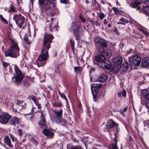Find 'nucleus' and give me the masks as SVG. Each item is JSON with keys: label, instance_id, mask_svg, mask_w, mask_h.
Masks as SVG:
<instances>
[{"label": "nucleus", "instance_id": "f257e3e1", "mask_svg": "<svg viewBox=\"0 0 149 149\" xmlns=\"http://www.w3.org/2000/svg\"><path fill=\"white\" fill-rule=\"evenodd\" d=\"M55 0H38L39 6L42 8L45 9L47 12L46 24L49 26L50 31H52L53 29L56 30V25L54 24L53 19L52 17L54 14L49 12V9L52 10L56 8V4L54 3Z\"/></svg>", "mask_w": 149, "mask_h": 149}, {"label": "nucleus", "instance_id": "f03ea898", "mask_svg": "<svg viewBox=\"0 0 149 149\" xmlns=\"http://www.w3.org/2000/svg\"><path fill=\"white\" fill-rule=\"evenodd\" d=\"M19 48L17 43L14 42L10 47V49L5 53L6 56L15 58L19 56Z\"/></svg>", "mask_w": 149, "mask_h": 149}, {"label": "nucleus", "instance_id": "7ed1b4c3", "mask_svg": "<svg viewBox=\"0 0 149 149\" xmlns=\"http://www.w3.org/2000/svg\"><path fill=\"white\" fill-rule=\"evenodd\" d=\"M70 30V31H73L77 40L79 39L80 37L83 34V30L77 24L75 21H73L72 22Z\"/></svg>", "mask_w": 149, "mask_h": 149}, {"label": "nucleus", "instance_id": "20e7f679", "mask_svg": "<svg viewBox=\"0 0 149 149\" xmlns=\"http://www.w3.org/2000/svg\"><path fill=\"white\" fill-rule=\"evenodd\" d=\"M15 73L14 76L12 77V81L17 84H19L22 81L23 79V74L16 65L15 68Z\"/></svg>", "mask_w": 149, "mask_h": 149}, {"label": "nucleus", "instance_id": "39448f33", "mask_svg": "<svg viewBox=\"0 0 149 149\" xmlns=\"http://www.w3.org/2000/svg\"><path fill=\"white\" fill-rule=\"evenodd\" d=\"M53 36L51 34L45 33L42 50L47 51L50 47V45L52 42Z\"/></svg>", "mask_w": 149, "mask_h": 149}, {"label": "nucleus", "instance_id": "423d86ee", "mask_svg": "<svg viewBox=\"0 0 149 149\" xmlns=\"http://www.w3.org/2000/svg\"><path fill=\"white\" fill-rule=\"evenodd\" d=\"M48 56L47 51L42 50L41 54L39 56L38 60L36 61V64L38 67L45 64V61L47 59Z\"/></svg>", "mask_w": 149, "mask_h": 149}, {"label": "nucleus", "instance_id": "0eeeda50", "mask_svg": "<svg viewBox=\"0 0 149 149\" xmlns=\"http://www.w3.org/2000/svg\"><path fill=\"white\" fill-rule=\"evenodd\" d=\"M13 18L20 28H24V25H25V19L24 17L21 14L15 15Z\"/></svg>", "mask_w": 149, "mask_h": 149}, {"label": "nucleus", "instance_id": "6e6552de", "mask_svg": "<svg viewBox=\"0 0 149 149\" xmlns=\"http://www.w3.org/2000/svg\"><path fill=\"white\" fill-rule=\"evenodd\" d=\"M132 61H133V64L137 66L140 64L141 61V58L137 54L134 55L132 56V58L131 57H129L128 58L129 63L131 68H132V66L133 65Z\"/></svg>", "mask_w": 149, "mask_h": 149}, {"label": "nucleus", "instance_id": "1a4fd4ad", "mask_svg": "<svg viewBox=\"0 0 149 149\" xmlns=\"http://www.w3.org/2000/svg\"><path fill=\"white\" fill-rule=\"evenodd\" d=\"M11 116L7 112H4L0 118V122L3 124L7 123L11 118Z\"/></svg>", "mask_w": 149, "mask_h": 149}, {"label": "nucleus", "instance_id": "9d476101", "mask_svg": "<svg viewBox=\"0 0 149 149\" xmlns=\"http://www.w3.org/2000/svg\"><path fill=\"white\" fill-rule=\"evenodd\" d=\"M102 85L101 84H91V88L92 93L93 97L94 100L95 102L96 100L95 97L97 94L98 91V89L97 87H101Z\"/></svg>", "mask_w": 149, "mask_h": 149}, {"label": "nucleus", "instance_id": "9b49d317", "mask_svg": "<svg viewBox=\"0 0 149 149\" xmlns=\"http://www.w3.org/2000/svg\"><path fill=\"white\" fill-rule=\"evenodd\" d=\"M95 44L102 45L104 47L107 46V41L103 38L99 36H96L94 38Z\"/></svg>", "mask_w": 149, "mask_h": 149}, {"label": "nucleus", "instance_id": "f8f14e48", "mask_svg": "<svg viewBox=\"0 0 149 149\" xmlns=\"http://www.w3.org/2000/svg\"><path fill=\"white\" fill-rule=\"evenodd\" d=\"M44 112V111H43L41 112V120L38 123L39 126L42 128L46 127L47 126L45 122V120L44 117L45 115L43 113Z\"/></svg>", "mask_w": 149, "mask_h": 149}, {"label": "nucleus", "instance_id": "ddd939ff", "mask_svg": "<svg viewBox=\"0 0 149 149\" xmlns=\"http://www.w3.org/2000/svg\"><path fill=\"white\" fill-rule=\"evenodd\" d=\"M42 133L49 139H52L53 138L54 133L51 130L45 128L42 131Z\"/></svg>", "mask_w": 149, "mask_h": 149}, {"label": "nucleus", "instance_id": "4468645a", "mask_svg": "<svg viewBox=\"0 0 149 149\" xmlns=\"http://www.w3.org/2000/svg\"><path fill=\"white\" fill-rule=\"evenodd\" d=\"M111 65V63L109 61H104L101 63H98V65L100 67L108 70Z\"/></svg>", "mask_w": 149, "mask_h": 149}, {"label": "nucleus", "instance_id": "2eb2a0df", "mask_svg": "<svg viewBox=\"0 0 149 149\" xmlns=\"http://www.w3.org/2000/svg\"><path fill=\"white\" fill-rule=\"evenodd\" d=\"M114 135L115 137L114 139L111 141V143L109 145V149H118V146L117 145V140L116 139V137L117 134H114Z\"/></svg>", "mask_w": 149, "mask_h": 149}, {"label": "nucleus", "instance_id": "dca6fc26", "mask_svg": "<svg viewBox=\"0 0 149 149\" xmlns=\"http://www.w3.org/2000/svg\"><path fill=\"white\" fill-rule=\"evenodd\" d=\"M128 63L125 61L120 67V71L122 74L125 73L127 70L128 68Z\"/></svg>", "mask_w": 149, "mask_h": 149}, {"label": "nucleus", "instance_id": "f3484780", "mask_svg": "<svg viewBox=\"0 0 149 149\" xmlns=\"http://www.w3.org/2000/svg\"><path fill=\"white\" fill-rule=\"evenodd\" d=\"M95 60L98 63H102L104 60L105 57L102 54L98 55L95 56Z\"/></svg>", "mask_w": 149, "mask_h": 149}, {"label": "nucleus", "instance_id": "a211bd4d", "mask_svg": "<svg viewBox=\"0 0 149 149\" xmlns=\"http://www.w3.org/2000/svg\"><path fill=\"white\" fill-rule=\"evenodd\" d=\"M19 119L16 117L14 116L11 119L9 123L10 124L15 126L16 124L19 123Z\"/></svg>", "mask_w": 149, "mask_h": 149}, {"label": "nucleus", "instance_id": "6ab92c4d", "mask_svg": "<svg viewBox=\"0 0 149 149\" xmlns=\"http://www.w3.org/2000/svg\"><path fill=\"white\" fill-rule=\"evenodd\" d=\"M107 127L108 129H110L112 127L117 126V124L112 120H109L106 124Z\"/></svg>", "mask_w": 149, "mask_h": 149}, {"label": "nucleus", "instance_id": "aec40b11", "mask_svg": "<svg viewBox=\"0 0 149 149\" xmlns=\"http://www.w3.org/2000/svg\"><path fill=\"white\" fill-rule=\"evenodd\" d=\"M108 70L114 74L117 73L119 70L117 66L111 64Z\"/></svg>", "mask_w": 149, "mask_h": 149}, {"label": "nucleus", "instance_id": "412c9836", "mask_svg": "<svg viewBox=\"0 0 149 149\" xmlns=\"http://www.w3.org/2000/svg\"><path fill=\"white\" fill-rule=\"evenodd\" d=\"M123 59L120 56H118L113 59V62L115 64L119 65L120 64L123 62Z\"/></svg>", "mask_w": 149, "mask_h": 149}, {"label": "nucleus", "instance_id": "4be33fe9", "mask_svg": "<svg viewBox=\"0 0 149 149\" xmlns=\"http://www.w3.org/2000/svg\"><path fill=\"white\" fill-rule=\"evenodd\" d=\"M108 76L107 75L102 74L97 78V81L101 82H104L107 81Z\"/></svg>", "mask_w": 149, "mask_h": 149}, {"label": "nucleus", "instance_id": "5701e85b", "mask_svg": "<svg viewBox=\"0 0 149 149\" xmlns=\"http://www.w3.org/2000/svg\"><path fill=\"white\" fill-rule=\"evenodd\" d=\"M149 65V58L146 57L143 58L142 60L141 65L143 67L147 66Z\"/></svg>", "mask_w": 149, "mask_h": 149}, {"label": "nucleus", "instance_id": "b1692460", "mask_svg": "<svg viewBox=\"0 0 149 149\" xmlns=\"http://www.w3.org/2000/svg\"><path fill=\"white\" fill-rule=\"evenodd\" d=\"M96 48L98 50L99 52L102 53L104 52V47H104L102 45L99 44H95Z\"/></svg>", "mask_w": 149, "mask_h": 149}, {"label": "nucleus", "instance_id": "393cba45", "mask_svg": "<svg viewBox=\"0 0 149 149\" xmlns=\"http://www.w3.org/2000/svg\"><path fill=\"white\" fill-rule=\"evenodd\" d=\"M63 110L61 109L59 110H54V116L61 117L62 116Z\"/></svg>", "mask_w": 149, "mask_h": 149}, {"label": "nucleus", "instance_id": "a878e982", "mask_svg": "<svg viewBox=\"0 0 149 149\" xmlns=\"http://www.w3.org/2000/svg\"><path fill=\"white\" fill-rule=\"evenodd\" d=\"M4 142L9 147H13V145L11 143L10 140L8 136H6L5 137Z\"/></svg>", "mask_w": 149, "mask_h": 149}, {"label": "nucleus", "instance_id": "bb28decb", "mask_svg": "<svg viewBox=\"0 0 149 149\" xmlns=\"http://www.w3.org/2000/svg\"><path fill=\"white\" fill-rule=\"evenodd\" d=\"M142 94L144 98L149 100V93L147 90H144L142 91Z\"/></svg>", "mask_w": 149, "mask_h": 149}, {"label": "nucleus", "instance_id": "cd10ccee", "mask_svg": "<svg viewBox=\"0 0 149 149\" xmlns=\"http://www.w3.org/2000/svg\"><path fill=\"white\" fill-rule=\"evenodd\" d=\"M60 118L58 117L51 116V118L52 121H55L57 123H60L61 120Z\"/></svg>", "mask_w": 149, "mask_h": 149}, {"label": "nucleus", "instance_id": "c85d7f7f", "mask_svg": "<svg viewBox=\"0 0 149 149\" xmlns=\"http://www.w3.org/2000/svg\"><path fill=\"white\" fill-rule=\"evenodd\" d=\"M140 4V3L139 2L137 1H134L133 2L131 5L130 4V6L132 8H136L138 7L137 9L139 8V6Z\"/></svg>", "mask_w": 149, "mask_h": 149}, {"label": "nucleus", "instance_id": "c756f323", "mask_svg": "<svg viewBox=\"0 0 149 149\" xmlns=\"http://www.w3.org/2000/svg\"><path fill=\"white\" fill-rule=\"evenodd\" d=\"M17 10L15 6L12 4H11L9 6V11L10 12H15Z\"/></svg>", "mask_w": 149, "mask_h": 149}, {"label": "nucleus", "instance_id": "7c9ffc66", "mask_svg": "<svg viewBox=\"0 0 149 149\" xmlns=\"http://www.w3.org/2000/svg\"><path fill=\"white\" fill-rule=\"evenodd\" d=\"M18 104L19 107H21L22 108H24L26 107V103L23 101H20L18 102Z\"/></svg>", "mask_w": 149, "mask_h": 149}, {"label": "nucleus", "instance_id": "2f4dec72", "mask_svg": "<svg viewBox=\"0 0 149 149\" xmlns=\"http://www.w3.org/2000/svg\"><path fill=\"white\" fill-rule=\"evenodd\" d=\"M108 58L110 57L111 56V53L110 50L109 49H106V51H104V53Z\"/></svg>", "mask_w": 149, "mask_h": 149}, {"label": "nucleus", "instance_id": "473e14b6", "mask_svg": "<svg viewBox=\"0 0 149 149\" xmlns=\"http://www.w3.org/2000/svg\"><path fill=\"white\" fill-rule=\"evenodd\" d=\"M81 141L84 143V144L85 145L86 147V144H88L89 143L88 138H86V137L84 138L81 140Z\"/></svg>", "mask_w": 149, "mask_h": 149}, {"label": "nucleus", "instance_id": "72a5a7b5", "mask_svg": "<svg viewBox=\"0 0 149 149\" xmlns=\"http://www.w3.org/2000/svg\"><path fill=\"white\" fill-rule=\"evenodd\" d=\"M71 45V48H72V49L73 52H74V43L73 40H72V39H71L70 40Z\"/></svg>", "mask_w": 149, "mask_h": 149}, {"label": "nucleus", "instance_id": "f704fd0d", "mask_svg": "<svg viewBox=\"0 0 149 149\" xmlns=\"http://www.w3.org/2000/svg\"><path fill=\"white\" fill-rule=\"evenodd\" d=\"M71 149H84L80 146H71Z\"/></svg>", "mask_w": 149, "mask_h": 149}, {"label": "nucleus", "instance_id": "c9c22d12", "mask_svg": "<svg viewBox=\"0 0 149 149\" xmlns=\"http://www.w3.org/2000/svg\"><path fill=\"white\" fill-rule=\"evenodd\" d=\"M28 80H29V78L28 79H24L23 81V83L26 86H28L30 85V83L28 81Z\"/></svg>", "mask_w": 149, "mask_h": 149}, {"label": "nucleus", "instance_id": "e433bc0d", "mask_svg": "<svg viewBox=\"0 0 149 149\" xmlns=\"http://www.w3.org/2000/svg\"><path fill=\"white\" fill-rule=\"evenodd\" d=\"M24 39L25 41H26V42L28 44H29L31 43V42L29 40L28 35L27 34H26L24 36Z\"/></svg>", "mask_w": 149, "mask_h": 149}, {"label": "nucleus", "instance_id": "4c0bfd02", "mask_svg": "<svg viewBox=\"0 0 149 149\" xmlns=\"http://www.w3.org/2000/svg\"><path fill=\"white\" fill-rule=\"evenodd\" d=\"M120 21L122 22H124L126 23H129V21L125 18L122 17L120 19Z\"/></svg>", "mask_w": 149, "mask_h": 149}, {"label": "nucleus", "instance_id": "58836bf2", "mask_svg": "<svg viewBox=\"0 0 149 149\" xmlns=\"http://www.w3.org/2000/svg\"><path fill=\"white\" fill-rule=\"evenodd\" d=\"M98 16L99 18L102 20L103 18L105 17L104 14L103 13H99L98 14Z\"/></svg>", "mask_w": 149, "mask_h": 149}, {"label": "nucleus", "instance_id": "ea45409f", "mask_svg": "<svg viewBox=\"0 0 149 149\" xmlns=\"http://www.w3.org/2000/svg\"><path fill=\"white\" fill-rule=\"evenodd\" d=\"M62 104L61 103L55 102L53 104V105L54 106L60 107L61 106Z\"/></svg>", "mask_w": 149, "mask_h": 149}, {"label": "nucleus", "instance_id": "a19ab883", "mask_svg": "<svg viewBox=\"0 0 149 149\" xmlns=\"http://www.w3.org/2000/svg\"><path fill=\"white\" fill-rule=\"evenodd\" d=\"M79 17L81 21L83 22H84L85 21V19L82 17V15L81 14H80L79 15Z\"/></svg>", "mask_w": 149, "mask_h": 149}, {"label": "nucleus", "instance_id": "79ce46f5", "mask_svg": "<svg viewBox=\"0 0 149 149\" xmlns=\"http://www.w3.org/2000/svg\"><path fill=\"white\" fill-rule=\"evenodd\" d=\"M36 107H33L32 109H31V112L32 113H36L37 112H39L40 111V110H36Z\"/></svg>", "mask_w": 149, "mask_h": 149}, {"label": "nucleus", "instance_id": "37998d69", "mask_svg": "<svg viewBox=\"0 0 149 149\" xmlns=\"http://www.w3.org/2000/svg\"><path fill=\"white\" fill-rule=\"evenodd\" d=\"M18 135L19 137L22 136L23 134L22 132V130L21 129H18Z\"/></svg>", "mask_w": 149, "mask_h": 149}, {"label": "nucleus", "instance_id": "c03bdc74", "mask_svg": "<svg viewBox=\"0 0 149 149\" xmlns=\"http://www.w3.org/2000/svg\"><path fill=\"white\" fill-rule=\"evenodd\" d=\"M74 71L78 73L80 70V69L78 67H74Z\"/></svg>", "mask_w": 149, "mask_h": 149}, {"label": "nucleus", "instance_id": "a18cd8bd", "mask_svg": "<svg viewBox=\"0 0 149 149\" xmlns=\"http://www.w3.org/2000/svg\"><path fill=\"white\" fill-rule=\"evenodd\" d=\"M127 107H125L124 108L123 110H122V109L120 110V112L121 114H122L123 113V112H125L126 111H127Z\"/></svg>", "mask_w": 149, "mask_h": 149}, {"label": "nucleus", "instance_id": "49530a36", "mask_svg": "<svg viewBox=\"0 0 149 149\" xmlns=\"http://www.w3.org/2000/svg\"><path fill=\"white\" fill-rule=\"evenodd\" d=\"M3 67H7L9 65V63L6 62H3Z\"/></svg>", "mask_w": 149, "mask_h": 149}, {"label": "nucleus", "instance_id": "de8ad7c7", "mask_svg": "<svg viewBox=\"0 0 149 149\" xmlns=\"http://www.w3.org/2000/svg\"><path fill=\"white\" fill-rule=\"evenodd\" d=\"M0 19L1 20H2L3 22H6V20L5 18L3 17V15H0Z\"/></svg>", "mask_w": 149, "mask_h": 149}, {"label": "nucleus", "instance_id": "09e8293b", "mask_svg": "<svg viewBox=\"0 0 149 149\" xmlns=\"http://www.w3.org/2000/svg\"><path fill=\"white\" fill-rule=\"evenodd\" d=\"M66 123V121L64 119L62 120H61V122H60V124L61 125H65Z\"/></svg>", "mask_w": 149, "mask_h": 149}, {"label": "nucleus", "instance_id": "8fccbe9b", "mask_svg": "<svg viewBox=\"0 0 149 149\" xmlns=\"http://www.w3.org/2000/svg\"><path fill=\"white\" fill-rule=\"evenodd\" d=\"M122 94L123 96L125 97L126 96V92L125 90L123 89V90L122 92Z\"/></svg>", "mask_w": 149, "mask_h": 149}, {"label": "nucleus", "instance_id": "3c124183", "mask_svg": "<svg viewBox=\"0 0 149 149\" xmlns=\"http://www.w3.org/2000/svg\"><path fill=\"white\" fill-rule=\"evenodd\" d=\"M83 42L84 43L86 44V45H88L91 43L92 42L91 40H89L88 41H84Z\"/></svg>", "mask_w": 149, "mask_h": 149}, {"label": "nucleus", "instance_id": "603ef678", "mask_svg": "<svg viewBox=\"0 0 149 149\" xmlns=\"http://www.w3.org/2000/svg\"><path fill=\"white\" fill-rule=\"evenodd\" d=\"M30 98L32 100L33 102L35 101L36 100V99L35 97L33 95H32L30 97Z\"/></svg>", "mask_w": 149, "mask_h": 149}, {"label": "nucleus", "instance_id": "864d4df0", "mask_svg": "<svg viewBox=\"0 0 149 149\" xmlns=\"http://www.w3.org/2000/svg\"><path fill=\"white\" fill-rule=\"evenodd\" d=\"M60 2L61 3L66 4L67 3V0H61Z\"/></svg>", "mask_w": 149, "mask_h": 149}, {"label": "nucleus", "instance_id": "5fc2aeb1", "mask_svg": "<svg viewBox=\"0 0 149 149\" xmlns=\"http://www.w3.org/2000/svg\"><path fill=\"white\" fill-rule=\"evenodd\" d=\"M112 9L115 13H117L118 12L119 10L117 9L116 8L113 7L112 8Z\"/></svg>", "mask_w": 149, "mask_h": 149}, {"label": "nucleus", "instance_id": "6e6d98bb", "mask_svg": "<svg viewBox=\"0 0 149 149\" xmlns=\"http://www.w3.org/2000/svg\"><path fill=\"white\" fill-rule=\"evenodd\" d=\"M61 96L63 99L65 100L66 101L67 100V99L66 96H65V95H64L63 94L61 95Z\"/></svg>", "mask_w": 149, "mask_h": 149}, {"label": "nucleus", "instance_id": "4d7b16f0", "mask_svg": "<svg viewBox=\"0 0 149 149\" xmlns=\"http://www.w3.org/2000/svg\"><path fill=\"white\" fill-rule=\"evenodd\" d=\"M31 140L32 141L33 143L36 145L38 144V143H37V142L34 139H31Z\"/></svg>", "mask_w": 149, "mask_h": 149}, {"label": "nucleus", "instance_id": "13d9d810", "mask_svg": "<svg viewBox=\"0 0 149 149\" xmlns=\"http://www.w3.org/2000/svg\"><path fill=\"white\" fill-rule=\"evenodd\" d=\"M36 105L37 106L38 109H40L42 108V106H41V104L40 103H38Z\"/></svg>", "mask_w": 149, "mask_h": 149}, {"label": "nucleus", "instance_id": "bf43d9fd", "mask_svg": "<svg viewBox=\"0 0 149 149\" xmlns=\"http://www.w3.org/2000/svg\"><path fill=\"white\" fill-rule=\"evenodd\" d=\"M108 22L107 19H104L103 21V23L104 24L106 25L108 23Z\"/></svg>", "mask_w": 149, "mask_h": 149}, {"label": "nucleus", "instance_id": "052dcab7", "mask_svg": "<svg viewBox=\"0 0 149 149\" xmlns=\"http://www.w3.org/2000/svg\"><path fill=\"white\" fill-rule=\"evenodd\" d=\"M3 72L5 74H6V72L7 71V70L6 68V67H3Z\"/></svg>", "mask_w": 149, "mask_h": 149}, {"label": "nucleus", "instance_id": "680f3d73", "mask_svg": "<svg viewBox=\"0 0 149 149\" xmlns=\"http://www.w3.org/2000/svg\"><path fill=\"white\" fill-rule=\"evenodd\" d=\"M142 2L144 3H146L149 2V0H142Z\"/></svg>", "mask_w": 149, "mask_h": 149}, {"label": "nucleus", "instance_id": "e2e57ef3", "mask_svg": "<svg viewBox=\"0 0 149 149\" xmlns=\"http://www.w3.org/2000/svg\"><path fill=\"white\" fill-rule=\"evenodd\" d=\"M91 22H92L93 24H94L95 23V24H96V25H97V23L98 22H97V21H93V20H91Z\"/></svg>", "mask_w": 149, "mask_h": 149}, {"label": "nucleus", "instance_id": "0e129e2a", "mask_svg": "<svg viewBox=\"0 0 149 149\" xmlns=\"http://www.w3.org/2000/svg\"><path fill=\"white\" fill-rule=\"evenodd\" d=\"M4 112L1 110H0V118L3 114Z\"/></svg>", "mask_w": 149, "mask_h": 149}, {"label": "nucleus", "instance_id": "69168bd1", "mask_svg": "<svg viewBox=\"0 0 149 149\" xmlns=\"http://www.w3.org/2000/svg\"><path fill=\"white\" fill-rule=\"evenodd\" d=\"M146 107L149 109V102H148L146 103Z\"/></svg>", "mask_w": 149, "mask_h": 149}, {"label": "nucleus", "instance_id": "338daca9", "mask_svg": "<svg viewBox=\"0 0 149 149\" xmlns=\"http://www.w3.org/2000/svg\"><path fill=\"white\" fill-rule=\"evenodd\" d=\"M121 94H122V92L121 91H118V92L117 93V95L119 96L120 95H121Z\"/></svg>", "mask_w": 149, "mask_h": 149}, {"label": "nucleus", "instance_id": "774afa93", "mask_svg": "<svg viewBox=\"0 0 149 149\" xmlns=\"http://www.w3.org/2000/svg\"><path fill=\"white\" fill-rule=\"evenodd\" d=\"M143 33L144 34H145L146 36H147L148 34V33H147V32L146 31H143Z\"/></svg>", "mask_w": 149, "mask_h": 149}]
</instances>
